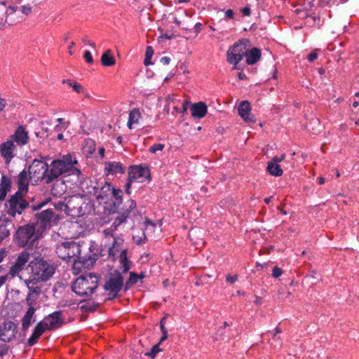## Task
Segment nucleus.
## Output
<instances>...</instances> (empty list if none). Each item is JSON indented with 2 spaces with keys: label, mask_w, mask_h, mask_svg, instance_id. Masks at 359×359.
<instances>
[{
  "label": "nucleus",
  "mask_w": 359,
  "mask_h": 359,
  "mask_svg": "<svg viewBox=\"0 0 359 359\" xmlns=\"http://www.w3.org/2000/svg\"><path fill=\"white\" fill-rule=\"evenodd\" d=\"M77 163L76 159L72 160L71 155L63 156L62 159L54 160L51 162L48 168V175L46 177V184H49L63 174L68 173L69 175H81V170L74 166Z\"/></svg>",
  "instance_id": "f257e3e1"
},
{
  "label": "nucleus",
  "mask_w": 359,
  "mask_h": 359,
  "mask_svg": "<svg viewBox=\"0 0 359 359\" xmlns=\"http://www.w3.org/2000/svg\"><path fill=\"white\" fill-rule=\"evenodd\" d=\"M100 276L95 273H88L78 277L72 283L71 287L77 295L84 298L83 300L91 298L93 294L98 287Z\"/></svg>",
  "instance_id": "f03ea898"
},
{
  "label": "nucleus",
  "mask_w": 359,
  "mask_h": 359,
  "mask_svg": "<svg viewBox=\"0 0 359 359\" xmlns=\"http://www.w3.org/2000/svg\"><path fill=\"white\" fill-rule=\"evenodd\" d=\"M29 277L41 283L50 279L55 271L53 264L42 257H36L29 263Z\"/></svg>",
  "instance_id": "7ed1b4c3"
},
{
  "label": "nucleus",
  "mask_w": 359,
  "mask_h": 359,
  "mask_svg": "<svg viewBox=\"0 0 359 359\" xmlns=\"http://www.w3.org/2000/svg\"><path fill=\"white\" fill-rule=\"evenodd\" d=\"M250 47V41L243 39L236 42L226 52L227 61L236 66L246 55Z\"/></svg>",
  "instance_id": "20e7f679"
},
{
  "label": "nucleus",
  "mask_w": 359,
  "mask_h": 359,
  "mask_svg": "<svg viewBox=\"0 0 359 359\" xmlns=\"http://www.w3.org/2000/svg\"><path fill=\"white\" fill-rule=\"evenodd\" d=\"M81 245L75 241H65L58 244L55 252L60 259L70 262L81 252Z\"/></svg>",
  "instance_id": "39448f33"
},
{
  "label": "nucleus",
  "mask_w": 359,
  "mask_h": 359,
  "mask_svg": "<svg viewBox=\"0 0 359 359\" xmlns=\"http://www.w3.org/2000/svg\"><path fill=\"white\" fill-rule=\"evenodd\" d=\"M83 205L84 201L81 196L73 195L67 198L65 204L60 202L56 208L62 210L64 206L67 215L72 217H80L84 213L83 210Z\"/></svg>",
  "instance_id": "423d86ee"
},
{
  "label": "nucleus",
  "mask_w": 359,
  "mask_h": 359,
  "mask_svg": "<svg viewBox=\"0 0 359 359\" xmlns=\"http://www.w3.org/2000/svg\"><path fill=\"white\" fill-rule=\"evenodd\" d=\"M123 286V277L118 271H115L110 274L108 280L104 285V290L107 291L109 297L111 300L118 297V292Z\"/></svg>",
  "instance_id": "0eeeda50"
},
{
  "label": "nucleus",
  "mask_w": 359,
  "mask_h": 359,
  "mask_svg": "<svg viewBox=\"0 0 359 359\" xmlns=\"http://www.w3.org/2000/svg\"><path fill=\"white\" fill-rule=\"evenodd\" d=\"M48 164L40 160L34 159L29 167L28 172L30 180L34 182L43 181L46 184L48 174Z\"/></svg>",
  "instance_id": "6e6552de"
},
{
  "label": "nucleus",
  "mask_w": 359,
  "mask_h": 359,
  "mask_svg": "<svg viewBox=\"0 0 359 359\" xmlns=\"http://www.w3.org/2000/svg\"><path fill=\"white\" fill-rule=\"evenodd\" d=\"M23 194L25 193L16 191L8 201L7 212L10 216L15 217L17 214L20 215L28 208L29 203L23 198Z\"/></svg>",
  "instance_id": "1a4fd4ad"
},
{
  "label": "nucleus",
  "mask_w": 359,
  "mask_h": 359,
  "mask_svg": "<svg viewBox=\"0 0 359 359\" xmlns=\"http://www.w3.org/2000/svg\"><path fill=\"white\" fill-rule=\"evenodd\" d=\"M98 256L96 253H90L82 255L81 253L76 256V258L72 259V271L74 274L80 273L83 269H89L92 267L95 261L97 259Z\"/></svg>",
  "instance_id": "9d476101"
},
{
  "label": "nucleus",
  "mask_w": 359,
  "mask_h": 359,
  "mask_svg": "<svg viewBox=\"0 0 359 359\" xmlns=\"http://www.w3.org/2000/svg\"><path fill=\"white\" fill-rule=\"evenodd\" d=\"M37 224L43 229L50 228L57 223L58 217L52 209H47L35 215Z\"/></svg>",
  "instance_id": "9b49d317"
},
{
  "label": "nucleus",
  "mask_w": 359,
  "mask_h": 359,
  "mask_svg": "<svg viewBox=\"0 0 359 359\" xmlns=\"http://www.w3.org/2000/svg\"><path fill=\"white\" fill-rule=\"evenodd\" d=\"M36 231V227L34 224H28L20 226L16 231V238L18 243L20 246L27 245L29 240L34 236Z\"/></svg>",
  "instance_id": "f8f14e48"
},
{
  "label": "nucleus",
  "mask_w": 359,
  "mask_h": 359,
  "mask_svg": "<svg viewBox=\"0 0 359 359\" xmlns=\"http://www.w3.org/2000/svg\"><path fill=\"white\" fill-rule=\"evenodd\" d=\"M18 332V326L13 321H4L0 327V340L4 342L13 341Z\"/></svg>",
  "instance_id": "ddd939ff"
},
{
  "label": "nucleus",
  "mask_w": 359,
  "mask_h": 359,
  "mask_svg": "<svg viewBox=\"0 0 359 359\" xmlns=\"http://www.w3.org/2000/svg\"><path fill=\"white\" fill-rule=\"evenodd\" d=\"M128 177L133 181L140 182H143L144 180H150L149 169L141 165H132L129 168Z\"/></svg>",
  "instance_id": "4468645a"
},
{
  "label": "nucleus",
  "mask_w": 359,
  "mask_h": 359,
  "mask_svg": "<svg viewBox=\"0 0 359 359\" xmlns=\"http://www.w3.org/2000/svg\"><path fill=\"white\" fill-rule=\"evenodd\" d=\"M111 184L107 182H104V184L95 187V193L96 199L98 201L107 203L111 199Z\"/></svg>",
  "instance_id": "2eb2a0df"
},
{
  "label": "nucleus",
  "mask_w": 359,
  "mask_h": 359,
  "mask_svg": "<svg viewBox=\"0 0 359 359\" xmlns=\"http://www.w3.org/2000/svg\"><path fill=\"white\" fill-rule=\"evenodd\" d=\"M62 313V311H57L44 318L43 320L48 327V330H53L63 324L64 320Z\"/></svg>",
  "instance_id": "dca6fc26"
},
{
  "label": "nucleus",
  "mask_w": 359,
  "mask_h": 359,
  "mask_svg": "<svg viewBox=\"0 0 359 359\" xmlns=\"http://www.w3.org/2000/svg\"><path fill=\"white\" fill-rule=\"evenodd\" d=\"M15 144L11 140L0 144V154L6 164H8L15 156Z\"/></svg>",
  "instance_id": "f3484780"
},
{
  "label": "nucleus",
  "mask_w": 359,
  "mask_h": 359,
  "mask_svg": "<svg viewBox=\"0 0 359 359\" xmlns=\"http://www.w3.org/2000/svg\"><path fill=\"white\" fill-rule=\"evenodd\" d=\"M10 140L13 143L15 142L20 147L27 144L29 142V137L25 126H20L18 127L15 133L11 136Z\"/></svg>",
  "instance_id": "a211bd4d"
},
{
  "label": "nucleus",
  "mask_w": 359,
  "mask_h": 359,
  "mask_svg": "<svg viewBox=\"0 0 359 359\" xmlns=\"http://www.w3.org/2000/svg\"><path fill=\"white\" fill-rule=\"evenodd\" d=\"M238 114L245 121L248 123L255 122L254 116L251 114L250 104L248 101H242L238 107Z\"/></svg>",
  "instance_id": "6ab92c4d"
},
{
  "label": "nucleus",
  "mask_w": 359,
  "mask_h": 359,
  "mask_svg": "<svg viewBox=\"0 0 359 359\" xmlns=\"http://www.w3.org/2000/svg\"><path fill=\"white\" fill-rule=\"evenodd\" d=\"M190 110L193 117L200 119L206 115L208 107L203 102H198L191 104Z\"/></svg>",
  "instance_id": "aec40b11"
},
{
  "label": "nucleus",
  "mask_w": 359,
  "mask_h": 359,
  "mask_svg": "<svg viewBox=\"0 0 359 359\" xmlns=\"http://www.w3.org/2000/svg\"><path fill=\"white\" fill-rule=\"evenodd\" d=\"M29 172L25 170L21 171L18 177V190L17 191L22 192L26 194L28 191V185L29 180Z\"/></svg>",
  "instance_id": "412c9836"
},
{
  "label": "nucleus",
  "mask_w": 359,
  "mask_h": 359,
  "mask_svg": "<svg viewBox=\"0 0 359 359\" xmlns=\"http://www.w3.org/2000/svg\"><path fill=\"white\" fill-rule=\"evenodd\" d=\"M114 198V201L111 205V210L114 212H116L120 205L123 203V192L120 189H115L111 187V198Z\"/></svg>",
  "instance_id": "4be33fe9"
},
{
  "label": "nucleus",
  "mask_w": 359,
  "mask_h": 359,
  "mask_svg": "<svg viewBox=\"0 0 359 359\" xmlns=\"http://www.w3.org/2000/svg\"><path fill=\"white\" fill-rule=\"evenodd\" d=\"M262 51L258 48H252L248 50L245 55V62L248 65L256 64L261 58Z\"/></svg>",
  "instance_id": "5701e85b"
},
{
  "label": "nucleus",
  "mask_w": 359,
  "mask_h": 359,
  "mask_svg": "<svg viewBox=\"0 0 359 359\" xmlns=\"http://www.w3.org/2000/svg\"><path fill=\"white\" fill-rule=\"evenodd\" d=\"M39 283V281L34 280L31 277H29L28 279L25 280V283L29 290V294L38 297L41 292V287L37 285Z\"/></svg>",
  "instance_id": "b1692460"
},
{
  "label": "nucleus",
  "mask_w": 359,
  "mask_h": 359,
  "mask_svg": "<svg viewBox=\"0 0 359 359\" xmlns=\"http://www.w3.org/2000/svg\"><path fill=\"white\" fill-rule=\"evenodd\" d=\"M11 180L4 175H3L1 176L0 182V201H3L5 199L8 191H9L11 189Z\"/></svg>",
  "instance_id": "393cba45"
},
{
  "label": "nucleus",
  "mask_w": 359,
  "mask_h": 359,
  "mask_svg": "<svg viewBox=\"0 0 359 359\" xmlns=\"http://www.w3.org/2000/svg\"><path fill=\"white\" fill-rule=\"evenodd\" d=\"M105 170L107 174L116 175L118 173H123L125 169L121 163L117 162H108L106 163Z\"/></svg>",
  "instance_id": "a878e982"
},
{
  "label": "nucleus",
  "mask_w": 359,
  "mask_h": 359,
  "mask_svg": "<svg viewBox=\"0 0 359 359\" xmlns=\"http://www.w3.org/2000/svg\"><path fill=\"white\" fill-rule=\"evenodd\" d=\"M35 312V309L34 306L29 307L25 316L22 318V330L23 331H27L29 327L32 318Z\"/></svg>",
  "instance_id": "bb28decb"
},
{
  "label": "nucleus",
  "mask_w": 359,
  "mask_h": 359,
  "mask_svg": "<svg viewBox=\"0 0 359 359\" xmlns=\"http://www.w3.org/2000/svg\"><path fill=\"white\" fill-rule=\"evenodd\" d=\"M102 65L104 67H110L115 64L116 60L112 56L111 50H106L101 57Z\"/></svg>",
  "instance_id": "cd10ccee"
},
{
  "label": "nucleus",
  "mask_w": 359,
  "mask_h": 359,
  "mask_svg": "<svg viewBox=\"0 0 359 359\" xmlns=\"http://www.w3.org/2000/svg\"><path fill=\"white\" fill-rule=\"evenodd\" d=\"M266 170L270 175L276 177L281 176L283 173V169L280 168L279 164L270 161L268 162Z\"/></svg>",
  "instance_id": "c85d7f7f"
},
{
  "label": "nucleus",
  "mask_w": 359,
  "mask_h": 359,
  "mask_svg": "<svg viewBox=\"0 0 359 359\" xmlns=\"http://www.w3.org/2000/svg\"><path fill=\"white\" fill-rule=\"evenodd\" d=\"M140 117H141V114L137 109H134L132 111H130L129 116H128V123H127L128 127L130 129H132L133 125L137 123Z\"/></svg>",
  "instance_id": "c756f323"
},
{
  "label": "nucleus",
  "mask_w": 359,
  "mask_h": 359,
  "mask_svg": "<svg viewBox=\"0 0 359 359\" xmlns=\"http://www.w3.org/2000/svg\"><path fill=\"white\" fill-rule=\"evenodd\" d=\"M114 242L112 246L109 249V255L115 256L116 252L118 251L117 248L121 245L123 243V239L121 237L113 236Z\"/></svg>",
  "instance_id": "7c9ffc66"
},
{
  "label": "nucleus",
  "mask_w": 359,
  "mask_h": 359,
  "mask_svg": "<svg viewBox=\"0 0 359 359\" xmlns=\"http://www.w3.org/2000/svg\"><path fill=\"white\" fill-rule=\"evenodd\" d=\"M29 257V253L27 250H23L18 255L15 263L23 268L28 262Z\"/></svg>",
  "instance_id": "2f4dec72"
},
{
  "label": "nucleus",
  "mask_w": 359,
  "mask_h": 359,
  "mask_svg": "<svg viewBox=\"0 0 359 359\" xmlns=\"http://www.w3.org/2000/svg\"><path fill=\"white\" fill-rule=\"evenodd\" d=\"M127 221V215H121V213L114 219L112 224L110 226L112 229L116 231L118 230L119 227Z\"/></svg>",
  "instance_id": "473e14b6"
},
{
  "label": "nucleus",
  "mask_w": 359,
  "mask_h": 359,
  "mask_svg": "<svg viewBox=\"0 0 359 359\" xmlns=\"http://www.w3.org/2000/svg\"><path fill=\"white\" fill-rule=\"evenodd\" d=\"M120 262L122 264L123 272L126 273L130 269V262L127 258L126 250H123L120 255Z\"/></svg>",
  "instance_id": "72a5a7b5"
},
{
  "label": "nucleus",
  "mask_w": 359,
  "mask_h": 359,
  "mask_svg": "<svg viewBox=\"0 0 359 359\" xmlns=\"http://www.w3.org/2000/svg\"><path fill=\"white\" fill-rule=\"evenodd\" d=\"M136 201L135 200H128L125 205L123 211L121 213V215H127V218L129 217L131 211L136 208Z\"/></svg>",
  "instance_id": "f704fd0d"
},
{
  "label": "nucleus",
  "mask_w": 359,
  "mask_h": 359,
  "mask_svg": "<svg viewBox=\"0 0 359 359\" xmlns=\"http://www.w3.org/2000/svg\"><path fill=\"white\" fill-rule=\"evenodd\" d=\"M46 330H48V327L46 325L43 320H41L37 323L33 332L41 336Z\"/></svg>",
  "instance_id": "c9c22d12"
},
{
  "label": "nucleus",
  "mask_w": 359,
  "mask_h": 359,
  "mask_svg": "<svg viewBox=\"0 0 359 359\" xmlns=\"http://www.w3.org/2000/svg\"><path fill=\"white\" fill-rule=\"evenodd\" d=\"M154 54V50L151 46H147L145 53V58L144 60V64L146 66H148L151 64V59Z\"/></svg>",
  "instance_id": "e433bc0d"
},
{
  "label": "nucleus",
  "mask_w": 359,
  "mask_h": 359,
  "mask_svg": "<svg viewBox=\"0 0 359 359\" xmlns=\"http://www.w3.org/2000/svg\"><path fill=\"white\" fill-rule=\"evenodd\" d=\"M10 235V229L7 226V223H2L0 224V236L4 239L8 237Z\"/></svg>",
  "instance_id": "4c0bfd02"
},
{
  "label": "nucleus",
  "mask_w": 359,
  "mask_h": 359,
  "mask_svg": "<svg viewBox=\"0 0 359 359\" xmlns=\"http://www.w3.org/2000/svg\"><path fill=\"white\" fill-rule=\"evenodd\" d=\"M160 344L161 343H158L154 345L149 352H147L144 353V355L148 356L151 359H154L156 357V354L161 351V349L159 348Z\"/></svg>",
  "instance_id": "58836bf2"
},
{
  "label": "nucleus",
  "mask_w": 359,
  "mask_h": 359,
  "mask_svg": "<svg viewBox=\"0 0 359 359\" xmlns=\"http://www.w3.org/2000/svg\"><path fill=\"white\" fill-rule=\"evenodd\" d=\"M22 269V267L15 263L10 267L9 274L13 278L16 276Z\"/></svg>",
  "instance_id": "ea45409f"
},
{
  "label": "nucleus",
  "mask_w": 359,
  "mask_h": 359,
  "mask_svg": "<svg viewBox=\"0 0 359 359\" xmlns=\"http://www.w3.org/2000/svg\"><path fill=\"white\" fill-rule=\"evenodd\" d=\"M164 320L165 318H162L160 323L161 330L163 333V336L161 337L159 343H162L168 338V332L165 327Z\"/></svg>",
  "instance_id": "a19ab883"
},
{
  "label": "nucleus",
  "mask_w": 359,
  "mask_h": 359,
  "mask_svg": "<svg viewBox=\"0 0 359 359\" xmlns=\"http://www.w3.org/2000/svg\"><path fill=\"white\" fill-rule=\"evenodd\" d=\"M281 332H282V330L278 327H276L275 328L274 332H270V333H271V334L273 335V339L277 342V345H278V346L281 345V340L279 337H276V334H280Z\"/></svg>",
  "instance_id": "79ce46f5"
},
{
  "label": "nucleus",
  "mask_w": 359,
  "mask_h": 359,
  "mask_svg": "<svg viewBox=\"0 0 359 359\" xmlns=\"http://www.w3.org/2000/svg\"><path fill=\"white\" fill-rule=\"evenodd\" d=\"M40 337L41 336L33 332L32 334L27 340V344L29 346H34L38 341V339H39Z\"/></svg>",
  "instance_id": "37998d69"
},
{
  "label": "nucleus",
  "mask_w": 359,
  "mask_h": 359,
  "mask_svg": "<svg viewBox=\"0 0 359 359\" xmlns=\"http://www.w3.org/2000/svg\"><path fill=\"white\" fill-rule=\"evenodd\" d=\"M211 276L210 275H208V274H205V275H203V276H201L200 278H198L196 283H195V285L196 286H200V285H202L205 283H208V279L210 278Z\"/></svg>",
  "instance_id": "c03bdc74"
},
{
  "label": "nucleus",
  "mask_w": 359,
  "mask_h": 359,
  "mask_svg": "<svg viewBox=\"0 0 359 359\" xmlns=\"http://www.w3.org/2000/svg\"><path fill=\"white\" fill-rule=\"evenodd\" d=\"M18 10V7L17 6H9V8L6 11L7 14V20H13V15Z\"/></svg>",
  "instance_id": "a18cd8bd"
},
{
  "label": "nucleus",
  "mask_w": 359,
  "mask_h": 359,
  "mask_svg": "<svg viewBox=\"0 0 359 359\" xmlns=\"http://www.w3.org/2000/svg\"><path fill=\"white\" fill-rule=\"evenodd\" d=\"M165 147V145L163 144H154L151 147L149 148V151L151 153H156L157 151H162Z\"/></svg>",
  "instance_id": "49530a36"
},
{
  "label": "nucleus",
  "mask_w": 359,
  "mask_h": 359,
  "mask_svg": "<svg viewBox=\"0 0 359 359\" xmlns=\"http://www.w3.org/2000/svg\"><path fill=\"white\" fill-rule=\"evenodd\" d=\"M282 274H283V270L280 267L276 266H274L273 268V269H272V276L273 278H278Z\"/></svg>",
  "instance_id": "de8ad7c7"
},
{
  "label": "nucleus",
  "mask_w": 359,
  "mask_h": 359,
  "mask_svg": "<svg viewBox=\"0 0 359 359\" xmlns=\"http://www.w3.org/2000/svg\"><path fill=\"white\" fill-rule=\"evenodd\" d=\"M137 273L135 272H130L129 276V279L126 282L127 284L131 283L132 284H135L137 282Z\"/></svg>",
  "instance_id": "09e8293b"
},
{
  "label": "nucleus",
  "mask_w": 359,
  "mask_h": 359,
  "mask_svg": "<svg viewBox=\"0 0 359 359\" xmlns=\"http://www.w3.org/2000/svg\"><path fill=\"white\" fill-rule=\"evenodd\" d=\"M20 11L22 13H23L25 15H28L32 12V6L29 5H24L22 6L20 8Z\"/></svg>",
  "instance_id": "8fccbe9b"
},
{
  "label": "nucleus",
  "mask_w": 359,
  "mask_h": 359,
  "mask_svg": "<svg viewBox=\"0 0 359 359\" xmlns=\"http://www.w3.org/2000/svg\"><path fill=\"white\" fill-rule=\"evenodd\" d=\"M83 57H84L85 60L86 61V62L90 63V64L93 62V56L91 55V53L89 50H86L84 52Z\"/></svg>",
  "instance_id": "3c124183"
},
{
  "label": "nucleus",
  "mask_w": 359,
  "mask_h": 359,
  "mask_svg": "<svg viewBox=\"0 0 359 359\" xmlns=\"http://www.w3.org/2000/svg\"><path fill=\"white\" fill-rule=\"evenodd\" d=\"M36 299H37L36 297H34L33 295L27 294V297H26V302H27V305L29 307H31V306H33V304Z\"/></svg>",
  "instance_id": "603ef678"
},
{
  "label": "nucleus",
  "mask_w": 359,
  "mask_h": 359,
  "mask_svg": "<svg viewBox=\"0 0 359 359\" xmlns=\"http://www.w3.org/2000/svg\"><path fill=\"white\" fill-rule=\"evenodd\" d=\"M72 88L74 91H76L78 93H81L83 91V86L76 81L73 82Z\"/></svg>",
  "instance_id": "864d4df0"
},
{
  "label": "nucleus",
  "mask_w": 359,
  "mask_h": 359,
  "mask_svg": "<svg viewBox=\"0 0 359 359\" xmlns=\"http://www.w3.org/2000/svg\"><path fill=\"white\" fill-rule=\"evenodd\" d=\"M285 158V154H282L280 156H275L273 157L272 160L270 162L279 164L281 161H283Z\"/></svg>",
  "instance_id": "5fc2aeb1"
},
{
  "label": "nucleus",
  "mask_w": 359,
  "mask_h": 359,
  "mask_svg": "<svg viewBox=\"0 0 359 359\" xmlns=\"http://www.w3.org/2000/svg\"><path fill=\"white\" fill-rule=\"evenodd\" d=\"M133 182V181L132 180H130V178L128 177L127 182L124 187H125V192L128 195H130L131 193L130 188H131Z\"/></svg>",
  "instance_id": "6e6d98bb"
},
{
  "label": "nucleus",
  "mask_w": 359,
  "mask_h": 359,
  "mask_svg": "<svg viewBox=\"0 0 359 359\" xmlns=\"http://www.w3.org/2000/svg\"><path fill=\"white\" fill-rule=\"evenodd\" d=\"M238 280V275L231 276L230 274L226 276V281L230 284L235 283Z\"/></svg>",
  "instance_id": "4d7b16f0"
},
{
  "label": "nucleus",
  "mask_w": 359,
  "mask_h": 359,
  "mask_svg": "<svg viewBox=\"0 0 359 359\" xmlns=\"http://www.w3.org/2000/svg\"><path fill=\"white\" fill-rule=\"evenodd\" d=\"M317 57H318V53H316V50L312 51L307 56V59L309 62H313L315 60L317 59Z\"/></svg>",
  "instance_id": "13d9d810"
},
{
  "label": "nucleus",
  "mask_w": 359,
  "mask_h": 359,
  "mask_svg": "<svg viewBox=\"0 0 359 359\" xmlns=\"http://www.w3.org/2000/svg\"><path fill=\"white\" fill-rule=\"evenodd\" d=\"M114 232V231L112 229V228L111 226H109V228H107L103 231V234L104 235L105 237H107V236L113 237Z\"/></svg>",
  "instance_id": "bf43d9fd"
},
{
  "label": "nucleus",
  "mask_w": 359,
  "mask_h": 359,
  "mask_svg": "<svg viewBox=\"0 0 359 359\" xmlns=\"http://www.w3.org/2000/svg\"><path fill=\"white\" fill-rule=\"evenodd\" d=\"M81 40H82V42H83L84 43H87V44L90 45L91 47H93V48H95V43L93 41L89 40L88 37L87 36H84L81 39Z\"/></svg>",
  "instance_id": "052dcab7"
},
{
  "label": "nucleus",
  "mask_w": 359,
  "mask_h": 359,
  "mask_svg": "<svg viewBox=\"0 0 359 359\" xmlns=\"http://www.w3.org/2000/svg\"><path fill=\"white\" fill-rule=\"evenodd\" d=\"M8 350V346L7 345H6V344L0 345V353H1V356L7 354Z\"/></svg>",
  "instance_id": "680f3d73"
},
{
  "label": "nucleus",
  "mask_w": 359,
  "mask_h": 359,
  "mask_svg": "<svg viewBox=\"0 0 359 359\" xmlns=\"http://www.w3.org/2000/svg\"><path fill=\"white\" fill-rule=\"evenodd\" d=\"M160 62L163 65H168L170 62V58L168 56L162 57L160 60Z\"/></svg>",
  "instance_id": "e2e57ef3"
},
{
  "label": "nucleus",
  "mask_w": 359,
  "mask_h": 359,
  "mask_svg": "<svg viewBox=\"0 0 359 359\" xmlns=\"http://www.w3.org/2000/svg\"><path fill=\"white\" fill-rule=\"evenodd\" d=\"M202 28H203V25L200 22H198L196 23L195 25H194V32L197 34H198L201 30H202Z\"/></svg>",
  "instance_id": "0e129e2a"
},
{
  "label": "nucleus",
  "mask_w": 359,
  "mask_h": 359,
  "mask_svg": "<svg viewBox=\"0 0 359 359\" xmlns=\"http://www.w3.org/2000/svg\"><path fill=\"white\" fill-rule=\"evenodd\" d=\"M241 12L243 15L249 16L250 15V8L249 6H245L241 9Z\"/></svg>",
  "instance_id": "69168bd1"
},
{
  "label": "nucleus",
  "mask_w": 359,
  "mask_h": 359,
  "mask_svg": "<svg viewBox=\"0 0 359 359\" xmlns=\"http://www.w3.org/2000/svg\"><path fill=\"white\" fill-rule=\"evenodd\" d=\"M225 16L229 19H232L233 18V16H234V13H233V11L232 9H228L226 12H225Z\"/></svg>",
  "instance_id": "338daca9"
},
{
  "label": "nucleus",
  "mask_w": 359,
  "mask_h": 359,
  "mask_svg": "<svg viewBox=\"0 0 359 359\" xmlns=\"http://www.w3.org/2000/svg\"><path fill=\"white\" fill-rule=\"evenodd\" d=\"M6 104H7L6 100L4 98H0V111H2L4 110Z\"/></svg>",
  "instance_id": "774afa93"
}]
</instances>
